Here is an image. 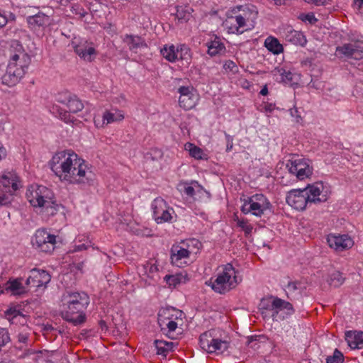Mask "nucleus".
Instances as JSON below:
<instances>
[{"label":"nucleus","mask_w":363,"mask_h":363,"mask_svg":"<svg viewBox=\"0 0 363 363\" xmlns=\"http://www.w3.org/2000/svg\"><path fill=\"white\" fill-rule=\"evenodd\" d=\"M50 168L59 177L64 174L63 179L72 184L84 183L87 166L85 161L71 150L57 152L50 161Z\"/></svg>","instance_id":"1"},{"label":"nucleus","mask_w":363,"mask_h":363,"mask_svg":"<svg viewBox=\"0 0 363 363\" xmlns=\"http://www.w3.org/2000/svg\"><path fill=\"white\" fill-rule=\"evenodd\" d=\"M10 60L6 71L1 77L2 84L8 86L17 84L26 72L30 57L25 52L18 40H13L10 46Z\"/></svg>","instance_id":"2"},{"label":"nucleus","mask_w":363,"mask_h":363,"mask_svg":"<svg viewBox=\"0 0 363 363\" xmlns=\"http://www.w3.org/2000/svg\"><path fill=\"white\" fill-rule=\"evenodd\" d=\"M65 306L61 312L62 318L74 325L82 324L86 320L84 311L89 304V297L85 292H72L65 296Z\"/></svg>","instance_id":"3"},{"label":"nucleus","mask_w":363,"mask_h":363,"mask_svg":"<svg viewBox=\"0 0 363 363\" xmlns=\"http://www.w3.org/2000/svg\"><path fill=\"white\" fill-rule=\"evenodd\" d=\"M26 197L30 205L39 208L40 213L48 216H53L61 205L57 203L52 191L45 186H37L34 189H28Z\"/></svg>","instance_id":"4"},{"label":"nucleus","mask_w":363,"mask_h":363,"mask_svg":"<svg viewBox=\"0 0 363 363\" xmlns=\"http://www.w3.org/2000/svg\"><path fill=\"white\" fill-rule=\"evenodd\" d=\"M237 272L231 264L224 266L223 272L219 273L216 279L206 284L211 286L212 289L218 294H223L236 287L241 281V279L236 275Z\"/></svg>","instance_id":"5"},{"label":"nucleus","mask_w":363,"mask_h":363,"mask_svg":"<svg viewBox=\"0 0 363 363\" xmlns=\"http://www.w3.org/2000/svg\"><path fill=\"white\" fill-rule=\"evenodd\" d=\"M257 18V11H251L247 9L242 10V13L235 16H229L223 22V26L228 30L229 33L242 34L245 30H251L250 27L245 28L247 23L251 21L254 23V20Z\"/></svg>","instance_id":"6"},{"label":"nucleus","mask_w":363,"mask_h":363,"mask_svg":"<svg viewBox=\"0 0 363 363\" xmlns=\"http://www.w3.org/2000/svg\"><path fill=\"white\" fill-rule=\"evenodd\" d=\"M272 203L264 194H256L245 200L241 211L245 214L251 213L255 216L261 217L267 211L272 212Z\"/></svg>","instance_id":"7"},{"label":"nucleus","mask_w":363,"mask_h":363,"mask_svg":"<svg viewBox=\"0 0 363 363\" xmlns=\"http://www.w3.org/2000/svg\"><path fill=\"white\" fill-rule=\"evenodd\" d=\"M200 346L208 353L222 354L226 351L229 346V342L214 337L213 331H206L199 337Z\"/></svg>","instance_id":"8"},{"label":"nucleus","mask_w":363,"mask_h":363,"mask_svg":"<svg viewBox=\"0 0 363 363\" xmlns=\"http://www.w3.org/2000/svg\"><path fill=\"white\" fill-rule=\"evenodd\" d=\"M31 242L33 247L38 250L51 253L55 248L56 236L45 229H38L33 237Z\"/></svg>","instance_id":"9"},{"label":"nucleus","mask_w":363,"mask_h":363,"mask_svg":"<svg viewBox=\"0 0 363 363\" xmlns=\"http://www.w3.org/2000/svg\"><path fill=\"white\" fill-rule=\"evenodd\" d=\"M310 160L306 158H296L290 160L286 164L289 172L295 174L297 179L303 180L308 177L313 173V169L310 165Z\"/></svg>","instance_id":"10"},{"label":"nucleus","mask_w":363,"mask_h":363,"mask_svg":"<svg viewBox=\"0 0 363 363\" xmlns=\"http://www.w3.org/2000/svg\"><path fill=\"white\" fill-rule=\"evenodd\" d=\"M307 191L303 189H292L288 192L286 201L293 208L303 211L311 206Z\"/></svg>","instance_id":"11"},{"label":"nucleus","mask_w":363,"mask_h":363,"mask_svg":"<svg viewBox=\"0 0 363 363\" xmlns=\"http://www.w3.org/2000/svg\"><path fill=\"white\" fill-rule=\"evenodd\" d=\"M177 92L179 94V104L180 107L185 110H189L196 106L198 97L196 91L192 85L179 86L177 88Z\"/></svg>","instance_id":"12"},{"label":"nucleus","mask_w":363,"mask_h":363,"mask_svg":"<svg viewBox=\"0 0 363 363\" xmlns=\"http://www.w3.org/2000/svg\"><path fill=\"white\" fill-rule=\"evenodd\" d=\"M153 218L157 223L170 222L172 219L170 211L174 212L172 208L167 207L166 201L162 198H156L152 203Z\"/></svg>","instance_id":"13"},{"label":"nucleus","mask_w":363,"mask_h":363,"mask_svg":"<svg viewBox=\"0 0 363 363\" xmlns=\"http://www.w3.org/2000/svg\"><path fill=\"white\" fill-rule=\"evenodd\" d=\"M74 52L83 60L88 62H93L97 55L96 49L92 43L87 40H81L79 43L72 42Z\"/></svg>","instance_id":"14"},{"label":"nucleus","mask_w":363,"mask_h":363,"mask_svg":"<svg viewBox=\"0 0 363 363\" xmlns=\"http://www.w3.org/2000/svg\"><path fill=\"white\" fill-rule=\"evenodd\" d=\"M50 279L51 277L46 271L33 269L30 271L29 276L26 281V285L33 288L45 287Z\"/></svg>","instance_id":"15"},{"label":"nucleus","mask_w":363,"mask_h":363,"mask_svg":"<svg viewBox=\"0 0 363 363\" xmlns=\"http://www.w3.org/2000/svg\"><path fill=\"white\" fill-rule=\"evenodd\" d=\"M338 55H343L347 58L360 60L363 58V45L357 42L345 43L336 49Z\"/></svg>","instance_id":"16"},{"label":"nucleus","mask_w":363,"mask_h":363,"mask_svg":"<svg viewBox=\"0 0 363 363\" xmlns=\"http://www.w3.org/2000/svg\"><path fill=\"white\" fill-rule=\"evenodd\" d=\"M327 242L331 248L336 251H343L351 248L354 242L348 235H330L327 238Z\"/></svg>","instance_id":"17"},{"label":"nucleus","mask_w":363,"mask_h":363,"mask_svg":"<svg viewBox=\"0 0 363 363\" xmlns=\"http://www.w3.org/2000/svg\"><path fill=\"white\" fill-rule=\"evenodd\" d=\"M303 189L308 193L311 205L313 203H320L328 200L327 196L322 194L323 184L321 182L308 184Z\"/></svg>","instance_id":"18"},{"label":"nucleus","mask_w":363,"mask_h":363,"mask_svg":"<svg viewBox=\"0 0 363 363\" xmlns=\"http://www.w3.org/2000/svg\"><path fill=\"white\" fill-rule=\"evenodd\" d=\"M182 315L183 312L174 307L168 306L162 308L158 313V323L161 330H163L164 329V328H163V325L165 322L170 320H177L179 318L182 320Z\"/></svg>","instance_id":"19"},{"label":"nucleus","mask_w":363,"mask_h":363,"mask_svg":"<svg viewBox=\"0 0 363 363\" xmlns=\"http://www.w3.org/2000/svg\"><path fill=\"white\" fill-rule=\"evenodd\" d=\"M189 255L190 252L179 245H173L171 248V262L177 267H182L184 264H186L184 259L189 258Z\"/></svg>","instance_id":"20"},{"label":"nucleus","mask_w":363,"mask_h":363,"mask_svg":"<svg viewBox=\"0 0 363 363\" xmlns=\"http://www.w3.org/2000/svg\"><path fill=\"white\" fill-rule=\"evenodd\" d=\"M1 187H3L6 193H10L11 195L12 192L18 189L16 176L11 172L0 175Z\"/></svg>","instance_id":"21"},{"label":"nucleus","mask_w":363,"mask_h":363,"mask_svg":"<svg viewBox=\"0 0 363 363\" xmlns=\"http://www.w3.org/2000/svg\"><path fill=\"white\" fill-rule=\"evenodd\" d=\"M50 16L43 12L29 16L26 18V21L31 29H36L40 27H45L50 25Z\"/></svg>","instance_id":"22"},{"label":"nucleus","mask_w":363,"mask_h":363,"mask_svg":"<svg viewBox=\"0 0 363 363\" xmlns=\"http://www.w3.org/2000/svg\"><path fill=\"white\" fill-rule=\"evenodd\" d=\"M345 338L351 349L363 348V332L347 331L345 332Z\"/></svg>","instance_id":"23"},{"label":"nucleus","mask_w":363,"mask_h":363,"mask_svg":"<svg viewBox=\"0 0 363 363\" xmlns=\"http://www.w3.org/2000/svg\"><path fill=\"white\" fill-rule=\"evenodd\" d=\"M206 46L208 48L207 53L211 57L223 55L226 52V48L224 43L217 36H215L213 40L208 41Z\"/></svg>","instance_id":"24"},{"label":"nucleus","mask_w":363,"mask_h":363,"mask_svg":"<svg viewBox=\"0 0 363 363\" xmlns=\"http://www.w3.org/2000/svg\"><path fill=\"white\" fill-rule=\"evenodd\" d=\"M22 278L10 279L5 284L4 291H11L13 295H21L27 291L26 287L22 283Z\"/></svg>","instance_id":"25"},{"label":"nucleus","mask_w":363,"mask_h":363,"mask_svg":"<svg viewBox=\"0 0 363 363\" xmlns=\"http://www.w3.org/2000/svg\"><path fill=\"white\" fill-rule=\"evenodd\" d=\"M123 42L127 44L130 51L137 52L138 48H146L147 44L140 36L126 34L123 38Z\"/></svg>","instance_id":"26"},{"label":"nucleus","mask_w":363,"mask_h":363,"mask_svg":"<svg viewBox=\"0 0 363 363\" xmlns=\"http://www.w3.org/2000/svg\"><path fill=\"white\" fill-rule=\"evenodd\" d=\"M154 345L157 350V354L165 358L168 354L174 350V343L165 340H155Z\"/></svg>","instance_id":"27"},{"label":"nucleus","mask_w":363,"mask_h":363,"mask_svg":"<svg viewBox=\"0 0 363 363\" xmlns=\"http://www.w3.org/2000/svg\"><path fill=\"white\" fill-rule=\"evenodd\" d=\"M273 298V306L277 309L285 311L286 316H291L295 312L292 304L277 296H271Z\"/></svg>","instance_id":"28"},{"label":"nucleus","mask_w":363,"mask_h":363,"mask_svg":"<svg viewBox=\"0 0 363 363\" xmlns=\"http://www.w3.org/2000/svg\"><path fill=\"white\" fill-rule=\"evenodd\" d=\"M31 346H25L21 343L14 342L12 348H11V352L13 353L18 358H25L26 357L35 354L36 352L30 349Z\"/></svg>","instance_id":"29"},{"label":"nucleus","mask_w":363,"mask_h":363,"mask_svg":"<svg viewBox=\"0 0 363 363\" xmlns=\"http://www.w3.org/2000/svg\"><path fill=\"white\" fill-rule=\"evenodd\" d=\"M160 54L162 57L170 62H174L178 59L177 48L174 45H164L160 49Z\"/></svg>","instance_id":"30"},{"label":"nucleus","mask_w":363,"mask_h":363,"mask_svg":"<svg viewBox=\"0 0 363 363\" xmlns=\"http://www.w3.org/2000/svg\"><path fill=\"white\" fill-rule=\"evenodd\" d=\"M264 46L273 54L278 55L283 52V46L274 37L269 36L264 40Z\"/></svg>","instance_id":"31"},{"label":"nucleus","mask_w":363,"mask_h":363,"mask_svg":"<svg viewBox=\"0 0 363 363\" xmlns=\"http://www.w3.org/2000/svg\"><path fill=\"white\" fill-rule=\"evenodd\" d=\"M176 10L175 15L179 21L182 23L187 22L191 18L193 9L189 6H177Z\"/></svg>","instance_id":"32"},{"label":"nucleus","mask_w":363,"mask_h":363,"mask_svg":"<svg viewBox=\"0 0 363 363\" xmlns=\"http://www.w3.org/2000/svg\"><path fill=\"white\" fill-rule=\"evenodd\" d=\"M286 38L288 41L291 42L295 45H299L301 46L305 45L307 42L303 33L301 31H297L295 30L289 31L286 35Z\"/></svg>","instance_id":"33"},{"label":"nucleus","mask_w":363,"mask_h":363,"mask_svg":"<svg viewBox=\"0 0 363 363\" xmlns=\"http://www.w3.org/2000/svg\"><path fill=\"white\" fill-rule=\"evenodd\" d=\"M345 278L343 277L342 274L339 271H334L332 273L328 275L326 279V281L328 284L333 287H339L345 281Z\"/></svg>","instance_id":"34"},{"label":"nucleus","mask_w":363,"mask_h":363,"mask_svg":"<svg viewBox=\"0 0 363 363\" xmlns=\"http://www.w3.org/2000/svg\"><path fill=\"white\" fill-rule=\"evenodd\" d=\"M186 150H189V155L196 160H207V156L204 154L203 150L192 143H188L186 145Z\"/></svg>","instance_id":"35"},{"label":"nucleus","mask_w":363,"mask_h":363,"mask_svg":"<svg viewBox=\"0 0 363 363\" xmlns=\"http://www.w3.org/2000/svg\"><path fill=\"white\" fill-rule=\"evenodd\" d=\"M178 189L191 198H194L196 195V188L194 185L191 184V182H182L178 185Z\"/></svg>","instance_id":"36"},{"label":"nucleus","mask_w":363,"mask_h":363,"mask_svg":"<svg viewBox=\"0 0 363 363\" xmlns=\"http://www.w3.org/2000/svg\"><path fill=\"white\" fill-rule=\"evenodd\" d=\"M71 113H77L84 108V104L75 95H73L67 105Z\"/></svg>","instance_id":"37"},{"label":"nucleus","mask_w":363,"mask_h":363,"mask_svg":"<svg viewBox=\"0 0 363 363\" xmlns=\"http://www.w3.org/2000/svg\"><path fill=\"white\" fill-rule=\"evenodd\" d=\"M123 118L124 116L120 113H111L106 111L103 115V125L105 123V121H106V124H108L117 121H121Z\"/></svg>","instance_id":"38"},{"label":"nucleus","mask_w":363,"mask_h":363,"mask_svg":"<svg viewBox=\"0 0 363 363\" xmlns=\"http://www.w3.org/2000/svg\"><path fill=\"white\" fill-rule=\"evenodd\" d=\"M345 357L343 353L338 349H335L333 354L325 358L326 363H343Z\"/></svg>","instance_id":"39"},{"label":"nucleus","mask_w":363,"mask_h":363,"mask_svg":"<svg viewBox=\"0 0 363 363\" xmlns=\"http://www.w3.org/2000/svg\"><path fill=\"white\" fill-rule=\"evenodd\" d=\"M177 57L179 55V59L182 60H189L191 59V50L186 45H180L177 47Z\"/></svg>","instance_id":"40"},{"label":"nucleus","mask_w":363,"mask_h":363,"mask_svg":"<svg viewBox=\"0 0 363 363\" xmlns=\"http://www.w3.org/2000/svg\"><path fill=\"white\" fill-rule=\"evenodd\" d=\"M30 333L24 330L19 332L16 335V343L23 344L25 346H31L33 344L32 340L29 338Z\"/></svg>","instance_id":"41"},{"label":"nucleus","mask_w":363,"mask_h":363,"mask_svg":"<svg viewBox=\"0 0 363 363\" xmlns=\"http://www.w3.org/2000/svg\"><path fill=\"white\" fill-rule=\"evenodd\" d=\"M163 157V152L162 150L154 147L151 148L145 155L146 160L150 159L151 160H159Z\"/></svg>","instance_id":"42"},{"label":"nucleus","mask_w":363,"mask_h":363,"mask_svg":"<svg viewBox=\"0 0 363 363\" xmlns=\"http://www.w3.org/2000/svg\"><path fill=\"white\" fill-rule=\"evenodd\" d=\"M277 72L280 76V81L284 83H291L294 79V74L284 68H279Z\"/></svg>","instance_id":"43"},{"label":"nucleus","mask_w":363,"mask_h":363,"mask_svg":"<svg viewBox=\"0 0 363 363\" xmlns=\"http://www.w3.org/2000/svg\"><path fill=\"white\" fill-rule=\"evenodd\" d=\"M237 225L245 232L246 236L249 235L253 229L252 226L248 223L247 220L238 219Z\"/></svg>","instance_id":"44"},{"label":"nucleus","mask_w":363,"mask_h":363,"mask_svg":"<svg viewBox=\"0 0 363 363\" xmlns=\"http://www.w3.org/2000/svg\"><path fill=\"white\" fill-rule=\"evenodd\" d=\"M299 286L300 283L298 281H290L288 283L286 289L288 298L292 300V298L290 296V295H292V294L295 292V291L299 289Z\"/></svg>","instance_id":"45"},{"label":"nucleus","mask_w":363,"mask_h":363,"mask_svg":"<svg viewBox=\"0 0 363 363\" xmlns=\"http://www.w3.org/2000/svg\"><path fill=\"white\" fill-rule=\"evenodd\" d=\"M259 309L262 311V314H264L265 311H272L277 308L273 306V301L269 302L268 300L262 299Z\"/></svg>","instance_id":"46"},{"label":"nucleus","mask_w":363,"mask_h":363,"mask_svg":"<svg viewBox=\"0 0 363 363\" xmlns=\"http://www.w3.org/2000/svg\"><path fill=\"white\" fill-rule=\"evenodd\" d=\"M5 313L9 319H13L17 318L18 316L24 317L22 313L15 307L9 308L8 310L6 311Z\"/></svg>","instance_id":"47"},{"label":"nucleus","mask_w":363,"mask_h":363,"mask_svg":"<svg viewBox=\"0 0 363 363\" xmlns=\"http://www.w3.org/2000/svg\"><path fill=\"white\" fill-rule=\"evenodd\" d=\"M72 96L73 95H72L71 94H69L68 92L60 93V94H58V95L57 96L56 100L59 103L67 106V104L69 103L70 99L72 97Z\"/></svg>","instance_id":"48"},{"label":"nucleus","mask_w":363,"mask_h":363,"mask_svg":"<svg viewBox=\"0 0 363 363\" xmlns=\"http://www.w3.org/2000/svg\"><path fill=\"white\" fill-rule=\"evenodd\" d=\"M176 320H167L164 323L163 328H164V330L167 329V334L169 335L172 333L174 332L175 330L177 328V323L175 321Z\"/></svg>","instance_id":"49"},{"label":"nucleus","mask_w":363,"mask_h":363,"mask_svg":"<svg viewBox=\"0 0 363 363\" xmlns=\"http://www.w3.org/2000/svg\"><path fill=\"white\" fill-rule=\"evenodd\" d=\"M298 18L304 22H309L311 24H313L318 21L313 13H301Z\"/></svg>","instance_id":"50"},{"label":"nucleus","mask_w":363,"mask_h":363,"mask_svg":"<svg viewBox=\"0 0 363 363\" xmlns=\"http://www.w3.org/2000/svg\"><path fill=\"white\" fill-rule=\"evenodd\" d=\"M191 184L194 185V187L196 188V194H206L208 198L211 197V194L206 191L197 181H191Z\"/></svg>","instance_id":"51"},{"label":"nucleus","mask_w":363,"mask_h":363,"mask_svg":"<svg viewBox=\"0 0 363 363\" xmlns=\"http://www.w3.org/2000/svg\"><path fill=\"white\" fill-rule=\"evenodd\" d=\"M223 68L225 70L230 71L232 72H236L238 71V67L233 60H228L223 64Z\"/></svg>","instance_id":"52"},{"label":"nucleus","mask_w":363,"mask_h":363,"mask_svg":"<svg viewBox=\"0 0 363 363\" xmlns=\"http://www.w3.org/2000/svg\"><path fill=\"white\" fill-rule=\"evenodd\" d=\"M259 340V336L257 335L247 337V345L249 347L255 349L258 345Z\"/></svg>","instance_id":"53"},{"label":"nucleus","mask_w":363,"mask_h":363,"mask_svg":"<svg viewBox=\"0 0 363 363\" xmlns=\"http://www.w3.org/2000/svg\"><path fill=\"white\" fill-rule=\"evenodd\" d=\"M289 111L290 115L295 118L296 123H301L302 122V117L297 108L294 107L291 108Z\"/></svg>","instance_id":"54"},{"label":"nucleus","mask_w":363,"mask_h":363,"mask_svg":"<svg viewBox=\"0 0 363 363\" xmlns=\"http://www.w3.org/2000/svg\"><path fill=\"white\" fill-rule=\"evenodd\" d=\"M165 279L169 286H173L174 287L180 283L179 279L174 275H167L165 277Z\"/></svg>","instance_id":"55"},{"label":"nucleus","mask_w":363,"mask_h":363,"mask_svg":"<svg viewBox=\"0 0 363 363\" xmlns=\"http://www.w3.org/2000/svg\"><path fill=\"white\" fill-rule=\"evenodd\" d=\"M70 113L71 112H69V111L60 112V117L61 120H62L63 121H65L67 123H73L74 117H72L70 115Z\"/></svg>","instance_id":"56"},{"label":"nucleus","mask_w":363,"mask_h":363,"mask_svg":"<svg viewBox=\"0 0 363 363\" xmlns=\"http://www.w3.org/2000/svg\"><path fill=\"white\" fill-rule=\"evenodd\" d=\"M11 203L10 196L0 191V206Z\"/></svg>","instance_id":"57"},{"label":"nucleus","mask_w":363,"mask_h":363,"mask_svg":"<svg viewBox=\"0 0 363 363\" xmlns=\"http://www.w3.org/2000/svg\"><path fill=\"white\" fill-rule=\"evenodd\" d=\"M44 330L46 333V335L51 333L52 335H57V333L61 334L62 332L61 330L53 328L51 325H46L44 328Z\"/></svg>","instance_id":"58"},{"label":"nucleus","mask_w":363,"mask_h":363,"mask_svg":"<svg viewBox=\"0 0 363 363\" xmlns=\"http://www.w3.org/2000/svg\"><path fill=\"white\" fill-rule=\"evenodd\" d=\"M226 140V151L230 152L233 147V138L229 134L225 133Z\"/></svg>","instance_id":"59"},{"label":"nucleus","mask_w":363,"mask_h":363,"mask_svg":"<svg viewBox=\"0 0 363 363\" xmlns=\"http://www.w3.org/2000/svg\"><path fill=\"white\" fill-rule=\"evenodd\" d=\"M353 8L357 12L363 13V0H354Z\"/></svg>","instance_id":"60"},{"label":"nucleus","mask_w":363,"mask_h":363,"mask_svg":"<svg viewBox=\"0 0 363 363\" xmlns=\"http://www.w3.org/2000/svg\"><path fill=\"white\" fill-rule=\"evenodd\" d=\"M89 245H87L84 243H82V244H80V245H75L74 247H73V249L72 250H70L69 251V253H74V252H79V251H82V250H87V248L89 247Z\"/></svg>","instance_id":"61"},{"label":"nucleus","mask_w":363,"mask_h":363,"mask_svg":"<svg viewBox=\"0 0 363 363\" xmlns=\"http://www.w3.org/2000/svg\"><path fill=\"white\" fill-rule=\"evenodd\" d=\"M93 335V330L91 329H84L82 330L80 333L79 336L81 339H87L89 337Z\"/></svg>","instance_id":"62"},{"label":"nucleus","mask_w":363,"mask_h":363,"mask_svg":"<svg viewBox=\"0 0 363 363\" xmlns=\"http://www.w3.org/2000/svg\"><path fill=\"white\" fill-rule=\"evenodd\" d=\"M9 21L7 16L5 14V12L3 11H0V28L4 27Z\"/></svg>","instance_id":"63"},{"label":"nucleus","mask_w":363,"mask_h":363,"mask_svg":"<svg viewBox=\"0 0 363 363\" xmlns=\"http://www.w3.org/2000/svg\"><path fill=\"white\" fill-rule=\"evenodd\" d=\"M304 1L315 6H323L328 4L329 0H303Z\"/></svg>","instance_id":"64"}]
</instances>
